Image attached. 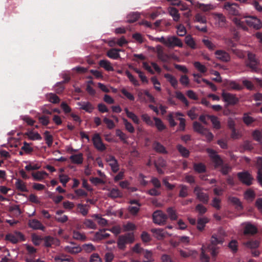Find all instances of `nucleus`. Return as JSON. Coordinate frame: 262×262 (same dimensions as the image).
I'll return each mask as SVG.
<instances>
[{
    "label": "nucleus",
    "instance_id": "nucleus-62",
    "mask_svg": "<svg viewBox=\"0 0 262 262\" xmlns=\"http://www.w3.org/2000/svg\"><path fill=\"white\" fill-rule=\"evenodd\" d=\"M141 118L142 120L148 125L153 126L154 124L149 117L147 114H144L141 115Z\"/></svg>",
    "mask_w": 262,
    "mask_h": 262
},
{
    "label": "nucleus",
    "instance_id": "nucleus-42",
    "mask_svg": "<svg viewBox=\"0 0 262 262\" xmlns=\"http://www.w3.org/2000/svg\"><path fill=\"white\" fill-rule=\"evenodd\" d=\"M73 237L75 239L80 241H85L86 239V236L84 233L76 230L73 231Z\"/></svg>",
    "mask_w": 262,
    "mask_h": 262
},
{
    "label": "nucleus",
    "instance_id": "nucleus-46",
    "mask_svg": "<svg viewBox=\"0 0 262 262\" xmlns=\"http://www.w3.org/2000/svg\"><path fill=\"white\" fill-rule=\"evenodd\" d=\"M229 201L235 206L236 208L241 209L243 208L242 203L239 200L234 196H229L228 198Z\"/></svg>",
    "mask_w": 262,
    "mask_h": 262
},
{
    "label": "nucleus",
    "instance_id": "nucleus-43",
    "mask_svg": "<svg viewBox=\"0 0 262 262\" xmlns=\"http://www.w3.org/2000/svg\"><path fill=\"white\" fill-rule=\"evenodd\" d=\"M153 119L155 121V125L159 131H162L165 129V125L160 118L155 117Z\"/></svg>",
    "mask_w": 262,
    "mask_h": 262
},
{
    "label": "nucleus",
    "instance_id": "nucleus-22",
    "mask_svg": "<svg viewBox=\"0 0 262 262\" xmlns=\"http://www.w3.org/2000/svg\"><path fill=\"white\" fill-rule=\"evenodd\" d=\"M151 231L153 233L154 236L159 240L164 238L168 234L164 229L161 228L152 229Z\"/></svg>",
    "mask_w": 262,
    "mask_h": 262
},
{
    "label": "nucleus",
    "instance_id": "nucleus-3",
    "mask_svg": "<svg viewBox=\"0 0 262 262\" xmlns=\"http://www.w3.org/2000/svg\"><path fill=\"white\" fill-rule=\"evenodd\" d=\"M167 219V216L161 210H156L152 214L153 222L158 225H164Z\"/></svg>",
    "mask_w": 262,
    "mask_h": 262
},
{
    "label": "nucleus",
    "instance_id": "nucleus-35",
    "mask_svg": "<svg viewBox=\"0 0 262 262\" xmlns=\"http://www.w3.org/2000/svg\"><path fill=\"white\" fill-rule=\"evenodd\" d=\"M124 111L128 118L132 119V120L136 124H139L140 120L138 117L133 112L129 111L127 107L124 108Z\"/></svg>",
    "mask_w": 262,
    "mask_h": 262
},
{
    "label": "nucleus",
    "instance_id": "nucleus-50",
    "mask_svg": "<svg viewBox=\"0 0 262 262\" xmlns=\"http://www.w3.org/2000/svg\"><path fill=\"white\" fill-rule=\"evenodd\" d=\"M122 121L125 129L130 133H133L135 132V128L133 124L129 122L126 119L123 118Z\"/></svg>",
    "mask_w": 262,
    "mask_h": 262
},
{
    "label": "nucleus",
    "instance_id": "nucleus-40",
    "mask_svg": "<svg viewBox=\"0 0 262 262\" xmlns=\"http://www.w3.org/2000/svg\"><path fill=\"white\" fill-rule=\"evenodd\" d=\"M70 159L73 163L80 164L83 162V155L82 154L73 155L70 156Z\"/></svg>",
    "mask_w": 262,
    "mask_h": 262
},
{
    "label": "nucleus",
    "instance_id": "nucleus-39",
    "mask_svg": "<svg viewBox=\"0 0 262 262\" xmlns=\"http://www.w3.org/2000/svg\"><path fill=\"white\" fill-rule=\"evenodd\" d=\"M16 188L22 192H27L28 189L25 183L20 179H17L15 183Z\"/></svg>",
    "mask_w": 262,
    "mask_h": 262
},
{
    "label": "nucleus",
    "instance_id": "nucleus-44",
    "mask_svg": "<svg viewBox=\"0 0 262 262\" xmlns=\"http://www.w3.org/2000/svg\"><path fill=\"white\" fill-rule=\"evenodd\" d=\"M180 188L179 196L181 198H185L189 195L188 187L183 184L179 185Z\"/></svg>",
    "mask_w": 262,
    "mask_h": 262
},
{
    "label": "nucleus",
    "instance_id": "nucleus-1",
    "mask_svg": "<svg viewBox=\"0 0 262 262\" xmlns=\"http://www.w3.org/2000/svg\"><path fill=\"white\" fill-rule=\"evenodd\" d=\"M135 241V237L133 233H128L121 235L118 237L117 241V246L120 250H124L126 244L133 243Z\"/></svg>",
    "mask_w": 262,
    "mask_h": 262
},
{
    "label": "nucleus",
    "instance_id": "nucleus-47",
    "mask_svg": "<svg viewBox=\"0 0 262 262\" xmlns=\"http://www.w3.org/2000/svg\"><path fill=\"white\" fill-rule=\"evenodd\" d=\"M154 149L159 152L162 154H167V151L165 147L159 142H155L153 144Z\"/></svg>",
    "mask_w": 262,
    "mask_h": 262
},
{
    "label": "nucleus",
    "instance_id": "nucleus-10",
    "mask_svg": "<svg viewBox=\"0 0 262 262\" xmlns=\"http://www.w3.org/2000/svg\"><path fill=\"white\" fill-rule=\"evenodd\" d=\"M152 49L155 50L159 59L163 62H166L169 59V56L164 53L163 48L161 45H158Z\"/></svg>",
    "mask_w": 262,
    "mask_h": 262
},
{
    "label": "nucleus",
    "instance_id": "nucleus-8",
    "mask_svg": "<svg viewBox=\"0 0 262 262\" xmlns=\"http://www.w3.org/2000/svg\"><path fill=\"white\" fill-rule=\"evenodd\" d=\"M247 55L248 63L247 64V66L249 67L252 71L257 72L258 62L255 57V54L249 52Z\"/></svg>",
    "mask_w": 262,
    "mask_h": 262
},
{
    "label": "nucleus",
    "instance_id": "nucleus-20",
    "mask_svg": "<svg viewBox=\"0 0 262 262\" xmlns=\"http://www.w3.org/2000/svg\"><path fill=\"white\" fill-rule=\"evenodd\" d=\"M77 104L80 109L84 110L88 113H91L94 109V106L88 101H81L77 102Z\"/></svg>",
    "mask_w": 262,
    "mask_h": 262
},
{
    "label": "nucleus",
    "instance_id": "nucleus-37",
    "mask_svg": "<svg viewBox=\"0 0 262 262\" xmlns=\"http://www.w3.org/2000/svg\"><path fill=\"white\" fill-rule=\"evenodd\" d=\"M144 259L143 262H152L154 260L152 252L148 250H145L142 253Z\"/></svg>",
    "mask_w": 262,
    "mask_h": 262
},
{
    "label": "nucleus",
    "instance_id": "nucleus-56",
    "mask_svg": "<svg viewBox=\"0 0 262 262\" xmlns=\"http://www.w3.org/2000/svg\"><path fill=\"white\" fill-rule=\"evenodd\" d=\"M45 140L48 146H51L53 143V136L50 135L49 131H45L44 133Z\"/></svg>",
    "mask_w": 262,
    "mask_h": 262
},
{
    "label": "nucleus",
    "instance_id": "nucleus-26",
    "mask_svg": "<svg viewBox=\"0 0 262 262\" xmlns=\"http://www.w3.org/2000/svg\"><path fill=\"white\" fill-rule=\"evenodd\" d=\"M25 135L28 137L29 139L35 141V140H40L42 138L40 135L36 132H33L32 130H29L25 133Z\"/></svg>",
    "mask_w": 262,
    "mask_h": 262
},
{
    "label": "nucleus",
    "instance_id": "nucleus-38",
    "mask_svg": "<svg viewBox=\"0 0 262 262\" xmlns=\"http://www.w3.org/2000/svg\"><path fill=\"white\" fill-rule=\"evenodd\" d=\"M177 148L183 157L187 158L189 157L190 152L185 147L181 144H178L177 145Z\"/></svg>",
    "mask_w": 262,
    "mask_h": 262
},
{
    "label": "nucleus",
    "instance_id": "nucleus-12",
    "mask_svg": "<svg viewBox=\"0 0 262 262\" xmlns=\"http://www.w3.org/2000/svg\"><path fill=\"white\" fill-rule=\"evenodd\" d=\"M92 141L95 147L99 151H103L106 149L105 145L103 143L100 135L96 134L94 135Z\"/></svg>",
    "mask_w": 262,
    "mask_h": 262
},
{
    "label": "nucleus",
    "instance_id": "nucleus-15",
    "mask_svg": "<svg viewBox=\"0 0 262 262\" xmlns=\"http://www.w3.org/2000/svg\"><path fill=\"white\" fill-rule=\"evenodd\" d=\"M238 177L240 181L243 183L247 185H250L252 184L253 179L248 172H239L238 173Z\"/></svg>",
    "mask_w": 262,
    "mask_h": 262
},
{
    "label": "nucleus",
    "instance_id": "nucleus-23",
    "mask_svg": "<svg viewBox=\"0 0 262 262\" xmlns=\"http://www.w3.org/2000/svg\"><path fill=\"white\" fill-rule=\"evenodd\" d=\"M227 87L229 90L240 91L243 89V86L235 81L227 82Z\"/></svg>",
    "mask_w": 262,
    "mask_h": 262
},
{
    "label": "nucleus",
    "instance_id": "nucleus-53",
    "mask_svg": "<svg viewBox=\"0 0 262 262\" xmlns=\"http://www.w3.org/2000/svg\"><path fill=\"white\" fill-rule=\"evenodd\" d=\"M177 33L180 36H184L186 34L187 31L186 28L182 24H179L176 27Z\"/></svg>",
    "mask_w": 262,
    "mask_h": 262
},
{
    "label": "nucleus",
    "instance_id": "nucleus-59",
    "mask_svg": "<svg viewBox=\"0 0 262 262\" xmlns=\"http://www.w3.org/2000/svg\"><path fill=\"white\" fill-rule=\"evenodd\" d=\"M245 245L250 249H255L259 247V242L258 241H250L245 243Z\"/></svg>",
    "mask_w": 262,
    "mask_h": 262
},
{
    "label": "nucleus",
    "instance_id": "nucleus-25",
    "mask_svg": "<svg viewBox=\"0 0 262 262\" xmlns=\"http://www.w3.org/2000/svg\"><path fill=\"white\" fill-rule=\"evenodd\" d=\"M122 51V50L117 49H111L107 52V56L113 59H117L120 58L119 52Z\"/></svg>",
    "mask_w": 262,
    "mask_h": 262
},
{
    "label": "nucleus",
    "instance_id": "nucleus-51",
    "mask_svg": "<svg viewBox=\"0 0 262 262\" xmlns=\"http://www.w3.org/2000/svg\"><path fill=\"white\" fill-rule=\"evenodd\" d=\"M167 212L171 220H176L178 218L177 213L172 207H169L167 209Z\"/></svg>",
    "mask_w": 262,
    "mask_h": 262
},
{
    "label": "nucleus",
    "instance_id": "nucleus-16",
    "mask_svg": "<svg viewBox=\"0 0 262 262\" xmlns=\"http://www.w3.org/2000/svg\"><path fill=\"white\" fill-rule=\"evenodd\" d=\"M28 226L33 230H40L43 231L45 229L41 223L36 219L29 220Z\"/></svg>",
    "mask_w": 262,
    "mask_h": 262
},
{
    "label": "nucleus",
    "instance_id": "nucleus-6",
    "mask_svg": "<svg viewBox=\"0 0 262 262\" xmlns=\"http://www.w3.org/2000/svg\"><path fill=\"white\" fill-rule=\"evenodd\" d=\"M194 193L196 195V199L200 202L205 204L208 203L209 199V195L207 193L203 192L202 188L199 186L195 187Z\"/></svg>",
    "mask_w": 262,
    "mask_h": 262
},
{
    "label": "nucleus",
    "instance_id": "nucleus-11",
    "mask_svg": "<svg viewBox=\"0 0 262 262\" xmlns=\"http://www.w3.org/2000/svg\"><path fill=\"white\" fill-rule=\"evenodd\" d=\"M224 8L231 15H237L239 14L238 5L236 3L227 2L225 4Z\"/></svg>",
    "mask_w": 262,
    "mask_h": 262
},
{
    "label": "nucleus",
    "instance_id": "nucleus-18",
    "mask_svg": "<svg viewBox=\"0 0 262 262\" xmlns=\"http://www.w3.org/2000/svg\"><path fill=\"white\" fill-rule=\"evenodd\" d=\"M243 225L244 226V234L245 235H253L257 232L256 227L250 223H245Z\"/></svg>",
    "mask_w": 262,
    "mask_h": 262
},
{
    "label": "nucleus",
    "instance_id": "nucleus-49",
    "mask_svg": "<svg viewBox=\"0 0 262 262\" xmlns=\"http://www.w3.org/2000/svg\"><path fill=\"white\" fill-rule=\"evenodd\" d=\"M46 98L53 103H57L60 101L59 98L55 94L49 93L46 95Z\"/></svg>",
    "mask_w": 262,
    "mask_h": 262
},
{
    "label": "nucleus",
    "instance_id": "nucleus-34",
    "mask_svg": "<svg viewBox=\"0 0 262 262\" xmlns=\"http://www.w3.org/2000/svg\"><path fill=\"white\" fill-rule=\"evenodd\" d=\"M198 7L203 12H208L215 9L216 6L211 4L198 3Z\"/></svg>",
    "mask_w": 262,
    "mask_h": 262
},
{
    "label": "nucleus",
    "instance_id": "nucleus-19",
    "mask_svg": "<svg viewBox=\"0 0 262 262\" xmlns=\"http://www.w3.org/2000/svg\"><path fill=\"white\" fill-rule=\"evenodd\" d=\"M180 255L184 258L191 257L192 258H196L198 257V253L195 250L187 249L186 250H180Z\"/></svg>",
    "mask_w": 262,
    "mask_h": 262
},
{
    "label": "nucleus",
    "instance_id": "nucleus-7",
    "mask_svg": "<svg viewBox=\"0 0 262 262\" xmlns=\"http://www.w3.org/2000/svg\"><path fill=\"white\" fill-rule=\"evenodd\" d=\"M207 151L212 162L214 164L215 167L217 168L223 165L222 160L214 150L208 148L207 149Z\"/></svg>",
    "mask_w": 262,
    "mask_h": 262
},
{
    "label": "nucleus",
    "instance_id": "nucleus-4",
    "mask_svg": "<svg viewBox=\"0 0 262 262\" xmlns=\"http://www.w3.org/2000/svg\"><path fill=\"white\" fill-rule=\"evenodd\" d=\"M165 46L170 48L175 47L182 48L183 46V43L181 39L177 36L169 35L166 38Z\"/></svg>",
    "mask_w": 262,
    "mask_h": 262
},
{
    "label": "nucleus",
    "instance_id": "nucleus-5",
    "mask_svg": "<svg viewBox=\"0 0 262 262\" xmlns=\"http://www.w3.org/2000/svg\"><path fill=\"white\" fill-rule=\"evenodd\" d=\"M222 97L223 100L228 105H234L239 101L236 95L226 92L225 90L222 91Z\"/></svg>",
    "mask_w": 262,
    "mask_h": 262
},
{
    "label": "nucleus",
    "instance_id": "nucleus-54",
    "mask_svg": "<svg viewBox=\"0 0 262 262\" xmlns=\"http://www.w3.org/2000/svg\"><path fill=\"white\" fill-rule=\"evenodd\" d=\"M194 67L201 73H204L207 72V68L199 61H195L193 63Z\"/></svg>",
    "mask_w": 262,
    "mask_h": 262
},
{
    "label": "nucleus",
    "instance_id": "nucleus-36",
    "mask_svg": "<svg viewBox=\"0 0 262 262\" xmlns=\"http://www.w3.org/2000/svg\"><path fill=\"white\" fill-rule=\"evenodd\" d=\"M185 42L192 49L196 48V44L193 38L190 35H187L185 37Z\"/></svg>",
    "mask_w": 262,
    "mask_h": 262
},
{
    "label": "nucleus",
    "instance_id": "nucleus-30",
    "mask_svg": "<svg viewBox=\"0 0 262 262\" xmlns=\"http://www.w3.org/2000/svg\"><path fill=\"white\" fill-rule=\"evenodd\" d=\"M48 173L45 171H38L32 173L33 179L35 181H41L48 176Z\"/></svg>",
    "mask_w": 262,
    "mask_h": 262
},
{
    "label": "nucleus",
    "instance_id": "nucleus-52",
    "mask_svg": "<svg viewBox=\"0 0 262 262\" xmlns=\"http://www.w3.org/2000/svg\"><path fill=\"white\" fill-rule=\"evenodd\" d=\"M140 17V13L136 12L129 13L127 15V21L129 23H133L136 21Z\"/></svg>",
    "mask_w": 262,
    "mask_h": 262
},
{
    "label": "nucleus",
    "instance_id": "nucleus-31",
    "mask_svg": "<svg viewBox=\"0 0 262 262\" xmlns=\"http://www.w3.org/2000/svg\"><path fill=\"white\" fill-rule=\"evenodd\" d=\"M178 116H183V114L180 112L170 113L167 116V120L171 126H174L177 125V123L174 120V117Z\"/></svg>",
    "mask_w": 262,
    "mask_h": 262
},
{
    "label": "nucleus",
    "instance_id": "nucleus-41",
    "mask_svg": "<svg viewBox=\"0 0 262 262\" xmlns=\"http://www.w3.org/2000/svg\"><path fill=\"white\" fill-rule=\"evenodd\" d=\"M164 77L167 79L174 89L177 88L178 83V80L173 76L167 73L164 75Z\"/></svg>",
    "mask_w": 262,
    "mask_h": 262
},
{
    "label": "nucleus",
    "instance_id": "nucleus-32",
    "mask_svg": "<svg viewBox=\"0 0 262 262\" xmlns=\"http://www.w3.org/2000/svg\"><path fill=\"white\" fill-rule=\"evenodd\" d=\"M207 118L210 120L214 128L216 129L221 128V122L217 117L213 115H207Z\"/></svg>",
    "mask_w": 262,
    "mask_h": 262
},
{
    "label": "nucleus",
    "instance_id": "nucleus-14",
    "mask_svg": "<svg viewBox=\"0 0 262 262\" xmlns=\"http://www.w3.org/2000/svg\"><path fill=\"white\" fill-rule=\"evenodd\" d=\"M106 161L108 163V165L111 166L112 170L114 172H116L119 170V164L117 160L114 156L109 155L106 158Z\"/></svg>",
    "mask_w": 262,
    "mask_h": 262
},
{
    "label": "nucleus",
    "instance_id": "nucleus-2",
    "mask_svg": "<svg viewBox=\"0 0 262 262\" xmlns=\"http://www.w3.org/2000/svg\"><path fill=\"white\" fill-rule=\"evenodd\" d=\"M244 17L246 18L245 23L250 27L256 30L262 28V21L257 17L249 15Z\"/></svg>",
    "mask_w": 262,
    "mask_h": 262
},
{
    "label": "nucleus",
    "instance_id": "nucleus-17",
    "mask_svg": "<svg viewBox=\"0 0 262 262\" xmlns=\"http://www.w3.org/2000/svg\"><path fill=\"white\" fill-rule=\"evenodd\" d=\"M110 235V234L106 233L105 229L100 230L95 233L94 236L92 240L94 242H98L107 238Z\"/></svg>",
    "mask_w": 262,
    "mask_h": 262
},
{
    "label": "nucleus",
    "instance_id": "nucleus-48",
    "mask_svg": "<svg viewBox=\"0 0 262 262\" xmlns=\"http://www.w3.org/2000/svg\"><path fill=\"white\" fill-rule=\"evenodd\" d=\"M255 197V194L252 190L248 189L244 193V198L248 202H251Z\"/></svg>",
    "mask_w": 262,
    "mask_h": 262
},
{
    "label": "nucleus",
    "instance_id": "nucleus-9",
    "mask_svg": "<svg viewBox=\"0 0 262 262\" xmlns=\"http://www.w3.org/2000/svg\"><path fill=\"white\" fill-rule=\"evenodd\" d=\"M63 249L66 252L72 254H76L80 253L82 251L81 247L74 242H71L69 245L64 246Z\"/></svg>",
    "mask_w": 262,
    "mask_h": 262
},
{
    "label": "nucleus",
    "instance_id": "nucleus-24",
    "mask_svg": "<svg viewBox=\"0 0 262 262\" xmlns=\"http://www.w3.org/2000/svg\"><path fill=\"white\" fill-rule=\"evenodd\" d=\"M209 222V219L206 217H200L197 221V229L200 231L204 230L205 225Z\"/></svg>",
    "mask_w": 262,
    "mask_h": 262
},
{
    "label": "nucleus",
    "instance_id": "nucleus-29",
    "mask_svg": "<svg viewBox=\"0 0 262 262\" xmlns=\"http://www.w3.org/2000/svg\"><path fill=\"white\" fill-rule=\"evenodd\" d=\"M131 204H135V206L128 207V211L132 214H136L140 209V205L138 201L132 200L130 201Z\"/></svg>",
    "mask_w": 262,
    "mask_h": 262
},
{
    "label": "nucleus",
    "instance_id": "nucleus-63",
    "mask_svg": "<svg viewBox=\"0 0 262 262\" xmlns=\"http://www.w3.org/2000/svg\"><path fill=\"white\" fill-rule=\"evenodd\" d=\"M21 149L27 154L31 153L33 150V148L31 147L30 144L26 142L23 143V146L21 147Z\"/></svg>",
    "mask_w": 262,
    "mask_h": 262
},
{
    "label": "nucleus",
    "instance_id": "nucleus-60",
    "mask_svg": "<svg viewBox=\"0 0 262 262\" xmlns=\"http://www.w3.org/2000/svg\"><path fill=\"white\" fill-rule=\"evenodd\" d=\"M20 118L25 122H26L28 125L32 126L35 121L32 119L28 115H22L20 116Z\"/></svg>",
    "mask_w": 262,
    "mask_h": 262
},
{
    "label": "nucleus",
    "instance_id": "nucleus-58",
    "mask_svg": "<svg viewBox=\"0 0 262 262\" xmlns=\"http://www.w3.org/2000/svg\"><path fill=\"white\" fill-rule=\"evenodd\" d=\"M83 224L88 229H96L97 228L96 224L90 219L85 220L83 222Z\"/></svg>",
    "mask_w": 262,
    "mask_h": 262
},
{
    "label": "nucleus",
    "instance_id": "nucleus-13",
    "mask_svg": "<svg viewBox=\"0 0 262 262\" xmlns=\"http://www.w3.org/2000/svg\"><path fill=\"white\" fill-rule=\"evenodd\" d=\"M214 54L216 58L222 61L227 62L230 60L231 57L230 54L224 50H216Z\"/></svg>",
    "mask_w": 262,
    "mask_h": 262
},
{
    "label": "nucleus",
    "instance_id": "nucleus-28",
    "mask_svg": "<svg viewBox=\"0 0 262 262\" xmlns=\"http://www.w3.org/2000/svg\"><path fill=\"white\" fill-rule=\"evenodd\" d=\"M108 191L107 196L111 198H121L122 196V193L118 188L106 189Z\"/></svg>",
    "mask_w": 262,
    "mask_h": 262
},
{
    "label": "nucleus",
    "instance_id": "nucleus-64",
    "mask_svg": "<svg viewBox=\"0 0 262 262\" xmlns=\"http://www.w3.org/2000/svg\"><path fill=\"white\" fill-rule=\"evenodd\" d=\"M55 262H74V259L71 257L65 258L63 256H55Z\"/></svg>",
    "mask_w": 262,
    "mask_h": 262
},
{
    "label": "nucleus",
    "instance_id": "nucleus-21",
    "mask_svg": "<svg viewBox=\"0 0 262 262\" xmlns=\"http://www.w3.org/2000/svg\"><path fill=\"white\" fill-rule=\"evenodd\" d=\"M167 11L169 14L172 17L173 21L178 22L180 20L181 16L177 9L172 7H169L168 8Z\"/></svg>",
    "mask_w": 262,
    "mask_h": 262
},
{
    "label": "nucleus",
    "instance_id": "nucleus-27",
    "mask_svg": "<svg viewBox=\"0 0 262 262\" xmlns=\"http://www.w3.org/2000/svg\"><path fill=\"white\" fill-rule=\"evenodd\" d=\"M224 242V237L221 235L213 234L211 236L210 245L216 246L218 244H222Z\"/></svg>",
    "mask_w": 262,
    "mask_h": 262
},
{
    "label": "nucleus",
    "instance_id": "nucleus-61",
    "mask_svg": "<svg viewBox=\"0 0 262 262\" xmlns=\"http://www.w3.org/2000/svg\"><path fill=\"white\" fill-rule=\"evenodd\" d=\"M81 248L86 253H91L95 250V246L91 243L83 245Z\"/></svg>",
    "mask_w": 262,
    "mask_h": 262
},
{
    "label": "nucleus",
    "instance_id": "nucleus-57",
    "mask_svg": "<svg viewBox=\"0 0 262 262\" xmlns=\"http://www.w3.org/2000/svg\"><path fill=\"white\" fill-rule=\"evenodd\" d=\"M77 207L79 210L80 212L83 215H87L89 211V206L87 205H83L82 204H78Z\"/></svg>",
    "mask_w": 262,
    "mask_h": 262
},
{
    "label": "nucleus",
    "instance_id": "nucleus-33",
    "mask_svg": "<svg viewBox=\"0 0 262 262\" xmlns=\"http://www.w3.org/2000/svg\"><path fill=\"white\" fill-rule=\"evenodd\" d=\"M99 64L107 71H113L114 70L111 63L108 60L105 59L101 60L99 62Z\"/></svg>",
    "mask_w": 262,
    "mask_h": 262
},
{
    "label": "nucleus",
    "instance_id": "nucleus-45",
    "mask_svg": "<svg viewBox=\"0 0 262 262\" xmlns=\"http://www.w3.org/2000/svg\"><path fill=\"white\" fill-rule=\"evenodd\" d=\"M234 24L239 28H241L244 30H248L247 27L245 25V22L237 17H234L232 19Z\"/></svg>",
    "mask_w": 262,
    "mask_h": 262
},
{
    "label": "nucleus",
    "instance_id": "nucleus-55",
    "mask_svg": "<svg viewBox=\"0 0 262 262\" xmlns=\"http://www.w3.org/2000/svg\"><path fill=\"white\" fill-rule=\"evenodd\" d=\"M193 127L195 132L201 134H202L204 133V132L207 129L204 127L200 123L198 122H194L193 123Z\"/></svg>",
    "mask_w": 262,
    "mask_h": 262
}]
</instances>
